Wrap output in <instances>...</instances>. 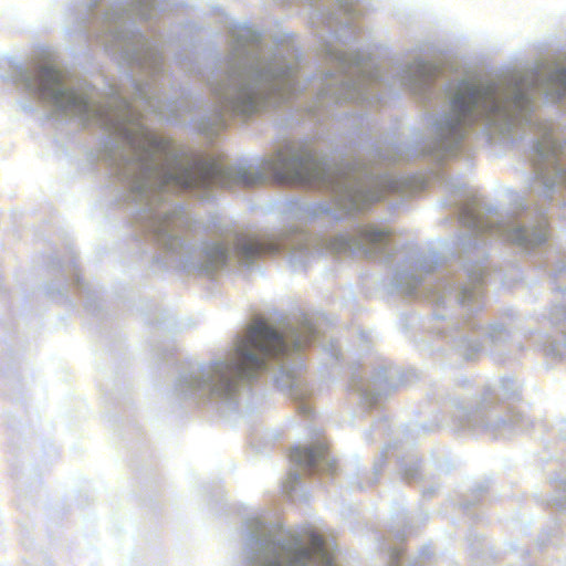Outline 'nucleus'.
<instances>
[{
    "label": "nucleus",
    "instance_id": "2",
    "mask_svg": "<svg viewBox=\"0 0 566 566\" xmlns=\"http://www.w3.org/2000/svg\"><path fill=\"white\" fill-rule=\"evenodd\" d=\"M167 145L159 143L156 154L163 161L156 175L163 186L188 189L206 188L210 186L230 187V179L243 186H253L260 179L248 172H240L232 177V172L217 161L189 160L185 157L170 156Z\"/></svg>",
    "mask_w": 566,
    "mask_h": 566
},
{
    "label": "nucleus",
    "instance_id": "20",
    "mask_svg": "<svg viewBox=\"0 0 566 566\" xmlns=\"http://www.w3.org/2000/svg\"><path fill=\"white\" fill-rule=\"evenodd\" d=\"M373 345V339L369 333L365 331L356 329V348L363 347L365 350H369Z\"/></svg>",
    "mask_w": 566,
    "mask_h": 566
},
{
    "label": "nucleus",
    "instance_id": "31",
    "mask_svg": "<svg viewBox=\"0 0 566 566\" xmlns=\"http://www.w3.org/2000/svg\"><path fill=\"white\" fill-rule=\"evenodd\" d=\"M285 562H286V560H283V562H282V565H280V566H284Z\"/></svg>",
    "mask_w": 566,
    "mask_h": 566
},
{
    "label": "nucleus",
    "instance_id": "15",
    "mask_svg": "<svg viewBox=\"0 0 566 566\" xmlns=\"http://www.w3.org/2000/svg\"><path fill=\"white\" fill-rule=\"evenodd\" d=\"M385 549L388 556V566H423V564L418 560L403 564V548L399 544H386Z\"/></svg>",
    "mask_w": 566,
    "mask_h": 566
},
{
    "label": "nucleus",
    "instance_id": "9",
    "mask_svg": "<svg viewBox=\"0 0 566 566\" xmlns=\"http://www.w3.org/2000/svg\"><path fill=\"white\" fill-rule=\"evenodd\" d=\"M286 557L284 566H333L332 557L319 536H313L310 546L304 549L289 548Z\"/></svg>",
    "mask_w": 566,
    "mask_h": 566
},
{
    "label": "nucleus",
    "instance_id": "30",
    "mask_svg": "<svg viewBox=\"0 0 566 566\" xmlns=\"http://www.w3.org/2000/svg\"><path fill=\"white\" fill-rule=\"evenodd\" d=\"M398 537H399L400 541H403V537H402L401 534H399Z\"/></svg>",
    "mask_w": 566,
    "mask_h": 566
},
{
    "label": "nucleus",
    "instance_id": "10",
    "mask_svg": "<svg viewBox=\"0 0 566 566\" xmlns=\"http://www.w3.org/2000/svg\"><path fill=\"white\" fill-rule=\"evenodd\" d=\"M327 452V443L319 442L314 448L296 447L292 449L290 452V459L295 464L312 470L326 459Z\"/></svg>",
    "mask_w": 566,
    "mask_h": 566
},
{
    "label": "nucleus",
    "instance_id": "17",
    "mask_svg": "<svg viewBox=\"0 0 566 566\" xmlns=\"http://www.w3.org/2000/svg\"><path fill=\"white\" fill-rule=\"evenodd\" d=\"M562 494L555 495L549 500V505L558 511L566 512V475L559 480L556 485Z\"/></svg>",
    "mask_w": 566,
    "mask_h": 566
},
{
    "label": "nucleus",
    "instance_id": "22",
    "mask_svg": "<svg viewBox=\"0 0 566 566\" xmlns=\"http://www.w3.org/2000/svg\"><path fill=\"white\" fill-rule=\"evenodd\" d=\"M557 432L563 439H566V421L558 423Z\"/></svg>",
    "mask_w": 566,
    "mask_h": 566
},
{
    "label": "nucleus",
    "instance_id": "19",
    "mask_svg": "<svg viewBox=\"0 0 566 566\" xmlns=\"http://www.w3.org/2000/svg\"><path fill=\"white\" fill-rule=\"evenodd\" d=\"M258 109V101L253 95H248L244 101L235 105V111L241 114H250Z\"/></svg>",
    "mask_w": 566,
    "mask_h": 566
},
{
    "label": "nucleus",
    "instance_id": "7",
    "mask_svg": "<svg viewBox=\"0 0 566 566\" xmlns=\"http://www.w3.org/2000/svg\"><path fill=\"white\" fill-rule=\"evenodd\" d=\"M356 254L366 258H378L389 263L398 254V243L386 228L374 224H361L356 220Z\"/></svg>",
    "mask_w": 566,
    "mask_h": 566
},
{
    "label": "nucleus",
    "instance_id": "12",
    "mask_svg": "<svg viewBox=\"0 0 566 566\" xmlns=\"http://www.w3.org/2000/svg\"><path fill=\"white\" fill-rule=\"evenodd\" d=\"M566 353V334L563 332L557 337H548L544 344V354L552 358H562Z\"/></svg>",
    "mask_w": 566,
    "mask_h": 566
},
{
    "label": "nucleus",
    "instance_id": "25",
    "mask_svg": "<svg viewBox=\"0 0 566 566\" xmlns=\"http://www.w3.org/2000/svg\"><path fill=\"white\" fill-rule=\"evenodd\" d=\"M385 424L379 422V423H373L371 426V429L373 430H376V431H380V429L384 427Z\"/></svg>",
    "mask_w": 566,
    "mask_h": 566
},
{
    "label": "nucleus",
    "instance_id": "27",
    "mask_svg": "<svg viewBox=\"0 0 566 566\" xmlns=\"http://www.w3.org/2000/svg\"><path fill=\"white\" fill-rule=\"evenodd\" d=\"M355 3H356V19H357L358 14H359V0H355Z\"/></svg>",
    "mask_w": 566,
    "mask_h": 566
},
{
    "label": "nucleus",
    "instance_id": "6",
    "mask_svg": "<svg viewBox=\"0 0 566 566\" xmlns=\"http://www.w3.org/2000/svg\"><path fill=\"white\" fill-rule=\"evenodd\" d=\"M522 325V316L512 308L490 323V355L496 361L510 360L523 350Z\"/></svg>",
    "mask_w": 566,
    "mask_h": 566
},
{
    "label": "nucleus",
    "instance_id": "16",
    "mask_svg": "<svg viewBox=\"0 0 566 566\" xmlns=\"http://www.w3.org/2000/svg\"><path fill=\"white\" fill-rule=\"evenodd\" d=\"M419 469H420V462L413 455L403 458L400 461V470L402 472L403 479L407 481L416 480L418 478Z\"/></svg>",
    "mask_w": 566,
    "mask_h": 566
},
{
    "label": "nucleus",
    "instance_id": "11",
    "mask_svg": "<svg viewBox=\"0 0 566 566\" xmlns=\"http://www.w3.org/2000/svg\"><path fill=\"white\" fill-rule=\"evenodd\" d=\"M277 250L279 243L274 239H248L240 242L238 245V253L244 260L271 254Z\"/></svg>",
    "mask_w": 566,
    "mask_h": 566
},
{
    "label": "nucleus",
    "instance_id": "3",
    "mask_svg": "<svg viewBox=\"0 0 566 566\" xmlns=\"http://www.w3.org/2000/svg\"><path fill=\"white\" fill-rule=\"evenodd\" d=\"M285 349L282 336L262 319H255L237 345L234 363L222 366V371L227 376L249 378L262 370L269 358L284 354Z\"/></svg>",
    "mask_w": 566,
    "mask_h": 566
},
{
    "label": "nucleus",
    "instance_id": "8",
    "mask_svg": "<svg viewBox=\"0 0 566 566\" xmlns=\"http://www.w3.org/2000/svg\"><path fill=\"white\" fill-rule=\"evenodd\" d=\"M36 88L43 99L52 102L54 105L65 109L85 111L86 99L73 91L62 87L65 78L64 74L53 66H43L38 72Z\"/></svg>",
    "mask_w": 566,
    "mask_h": 566
},
{
    "label": "nucleus",
    "instance_id": "5",
    "mask_svg": "<svg viewBox=\"0 0 566 566\" xmlns=\"http://www.w3.org/2000/svg\"><path fill=\"white\" fill-rule=\"evenodd\" d=\"M407 381L405 373L394 365L373 367L356 365V408L366 412L382 401Z\"/></svg>",
    "mask_w": 566,
    "mask_h": 566
},
{
    "label": "nucleus",
    "instance_id": "4",
    "mask_svg": "<svg viewBox=\"0 0 566 566\" xmlns=\"http://www.w3.org/2000/svg\"><path fill=\"white\" fill-rule=\"evenodd\" d=\"M270 169L280 184H293L314 188H331L333 191L350 190V178L347 174L335 175L326 171L312 155L295 156L280 151L271 163Z\"/></svg>",
    "mask_w": 566,
    "mask_h": 566
},
{
    "label": "nucleus",
    "instance_id": "24",
    "mask_svg": "<svg viewBox=\"0 0 566 566\" xmlns=\"http://www.w3.org/2000/svg\"><path fill=\"white\" fill-rule=\"evenodd\" d=\"M472 505H474V502L469 501V500H468V501H464V502L462 503V506H463V510H464V511H468Z\"/></svg>",
    "mask_w": 566,
    "mask_h": 566
},
{
    "label": "nucleus",
    "instance_id": "23",
    "mask_svg": "<svg viewBox=\"0 0 566 566\" xmlns=\"http://www.w3.org/2000/svg\"><path fill=\"white\" fill-rule=\"evenodd\" d=\"M485 491H486L485 486H482V485L478 486L474 490V499H478V496L482 495Z\"/></svg>",
    "mask_w": 566,
    "mask_h": 566
},
{
    "label": "nucleus",
    "instance_id": "18",
    "mask_svg": "<svg viewBox=\"0 0 566 566\" xmlns=\"http://www.w3.org/2000/svg\"><path fill=\"white\" fill-rule=\"evenodd\" d=\"M228 249L224 245H216L208 250L209 259L216 264H223L227 260Z\"/></svg>",
    "mask_w": 566,
    "mask_h": 566
},
{
    "label": "nucleus",
    "instance_id": "13",
    "mask_svg": "<svg viewBox=\"0 0 566 566\" xmlns=\"http://www.w3.org/2000/svg\"><path fill=\"white\" fill-rule=\"evenodd\" d=\"M499 389L505 399H515L522 392V384L514 377L505 376L500 379Z\"/></svg>",
    "mask_w": 566,
    "mask_h": 566
},
{
    "label": "nucleus",
    "instance_id": "1",
    "mask_svg": "<svg viewBox=\"0 0 566 566\" xmlns=\"http://www.w3.org/2000/svg\"><path fill=\"white\" fill-rule=\"evenodd\" d=\"M499 400L497 388L491 385L484 388L474 408L454 400L452 426L459 431L483 430L501 437L526 430L528 419L515 407L500 403Z\"/></svg>",
    "mask_w": 566,
    "mask_h": 566
},
{
    "label": "nucleus",
    "instance_id": "29",
    "mask_svg": "<svg viewBox=\"0 0 566 566\" xmlns=\"http://www.w3.org/2000/svg\"><path fill=\"white\" fill-rule=\"evenodd\" d=\"M421 429H422L423 431H430V430H432L431 428H430V429H428V428H426V427H422Z\"/></svg>",
    "mask_w": 566,
    "mask_h": 566
},
{
    "label": "nucleus",
    "instance_id": "26",
    "mask_svg": "<svg viewBox=\"0 0 566 566\" xmlns=\"http://www.w3.org/2000/svg\"><path fill=\"white\" fill-rule=\"evenodd\" d=\"M433 492L434 491L432 489L427 490V491L423 492V496H431L433 494Z\"/></svg>",
    "mask_w": 566,
    "mask_h": 566
},
{
    "label": "nucleus",
    "instance_id": "28",
    "mask_svg": "<svg viewBox=\"0 0 566 566\" xmlns=\"http://www.w3.org/2000/svg\"><path fill=\"white\" fill-rule=\"evenodd\" d=\"M365 438H366V441H367V442H371V441H373V439L369 437V433H366V437H365Z\"/></svg>",
    "mask_w": 566,
    "mask_h": 566
},
{
    "label": "nucleus",
    "instance_id": "21",
    "mask_svg": "<svg viewBox=\"0 0 566 566\" xmlns=\"http://www.w3.org/2000/svg\"><path fill=\"white\" fill-rule=\"evenodd\" d=\"M483 545H482V542L480 538L476 539V545L474 543H471V554L472 555H478L480 553V548H482Z\"/></svg>",
    "mask_w": 566,
    "mask_h": 566
},
{
    "label": "nucleus",
    "instance_id": "14",
    "mask_svg": "<svg viewBox=\"0 0 566 566\" xmlns=\"http://www.w3.org/2000/svg\"><path fill=\"white\" fill-rule=\"evenodd\" d=\"M563 296L565 302L555 303L545 316L553 325L565 329L566 328V289H563Z\"/></svg>",
    "mask_w": 566,
    "mask_h": 566
}]
</instances>
